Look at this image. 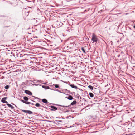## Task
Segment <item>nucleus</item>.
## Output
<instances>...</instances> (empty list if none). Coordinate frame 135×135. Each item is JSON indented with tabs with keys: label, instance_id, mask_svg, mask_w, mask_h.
Masks as SVG:
<instances>
[{
	"label": "nucleus",
	"instance_id": "79ce46f5",
	"mask_svg": "<svg viewBox=\"0 0 135 135\" xmlns=\"http://www.w3.org/2000/svg\"><path fill=\"white\" fill-rule=\"evenodd\" d=\"M12 104H13V105H14V104H13L12 103Z\"/></svg>",
	"mask_w": 135,
	"mask_h": 135
},
{
	"label": "nucleus",
	"instance_id": "b1692460",
	"mask_svg": "<svg viewBox=\"0 0 135 135\" xmlns=\"http://www.w3.org/2000/svg\"><path fill=\"white\" fill-rule=\"evenodd\" d=\"M70 93L72 94V95H73L74 94H75V92H70V93Z\"/></svg>",
	"mask_w": 135,
	"mask_h": 135
},
{
	"label": "nucleus",
	"instance_id": "c85d7f7f",
	"mask_svg": "<svg viewBox=\"0 0 135 135\" xmlns=\"http://www.w3.org/2000/svg\"><path fill=\"white\" fill-rule=\"evenodd\" d=\"M54 106H49V107H50L51 108H52H52H53V107H54Z\"/></svg>",
	"mask_w": 135,
	"mask_h": 135
},
{
	"label": "nucleus",
	"instance_id": "c756f323",
	"mask_svg": "<svg viewBox=\"0 0 135 135\" xmlns=\"http://www.w3.org/2000/svg\"><path fill=\"white\" fill-rule=\"evenodd\" d=\"M78 89L79 90H80L81 91H83V90L81 89H80V88H78Z\"/></svg>",
	"mask_w": 135,
	"mask_h": 135
},
{
	"label": "nucleus",
	"instance_id": "5701e85b",
	"mask_svg": "<svg viewBox=\"0 0 135 135\" xmlns=\"http://www.w3.org/2000/svg\"><path fill=\"white\" fill-rule=\"evenodd\" d=\"M11 54L12 55L14 56V57H15V53H14L12 52H11Z\"/></svg>",
	"mask_w": 135,
	"mask_h": 135
},
{
	"label": "nucleus",
	"instance_id": "f704fd0d",
	"mask_svg": "<svg viewBox=\"0 0 135 135\" xmlns=\"http://www.w3.org/2000/svg\"><path fill=\"white\" fill-rule=\"evenodd\" d=\"M133 27L135 28V25L133 26Z\"/></svg>",
	"mask_w": 135,
	"mask_h": 135
},
{
	"label": "nucleus",
	"instance_id": "9b49d317",
	"mask_svg": "<svg viewBox=\"0 0 135 135\" xmlns=\"http://www.w3.org/2000/svg\"><path fill=\"white\" fill-rule=\"evenodd\" d=\"M42 102L44 103H47V100L45 99H44L42 100Z\"/></svg>",
	"mask_w": 135,
	"mask_h": 135
},
{
	"label": "nucleus",
	"instance_id": "e433bc0d",
	"mask_svg": "<svg viewBox=\"0 0 135 135\" xmlns=\"http://www.w3.org/2000/svg\"><path fill=\"white\" fill-rule=\"evenodd\" d=\"M49 122H51L52 121H49Z\"/></svg>",
	"mask_w": 135,
	"mask_h": 135
},
{
	"label": "nucleus",
	"instance_id": "a19ab883",
	"mask_svg": "<svg viewBox=\"0 0 135 135\" xmlns=\"http://www.w3.org/2000/svg\"><path fill=\"white\" fill-rule=\"evenodd\" d=\"M32 101H33V102H34L33 100H32Z\"/></svg>",
	"mask_w": 135,
	"mask_h": 135
},
{
	"label": "nucleus",
	"instance_id": "4468645a",
	"mask_svg": "<svg viewBox=\"0 0 135 135\" xmlns=\"http://www.w3.org/2000/svg\"><path fill=\"white\" fill-rule=\"evenodd\" d=\"M1 101L2 102L6 103V104H7L8 103V102L7 101L5 100H3V99H1Z\"/></svg>",
	"mask_w": 135,
	"mask_h": 135
},
{
	"label": "nucleus",
	"instance_id": "aec40b11",
	"mask_svg": "<svg viewBox=\"0 0 135 135\" xmlns=\"http://www.w3.org/2000/svg\"><path fill=\"white\" fill-rule=\"evenodd\" d=\"M68 91V93L70 92V91L68 90L67 89H64V90H63V91Z\"/></svg>",
	"mask_w": 135,
	"mask_h": 135
},
{
	"label": "nucleus",
	"instance_id": "bb28decb",
	"mask_svg": "<svg viewBox=\"0 0 135 135\" xmlns=\"http://www.w3.org/2000/svg\"><path fill=\"white\" fill-rule=\"evenodd\" d=\"M46 88L47 89H49V86H46Z\"/></svg>",
	"mask_w": 135,
	"mask_h": 135
},
{
	"label": "nucleus",
	"instance_id": "4be33fe9",
	"mask_svg": "<svg viewBox=\"0 0 135 135\" xmlns=\"http://www.w3.org/2000/svg\"><path fill=\"white\" fill-rule=\"evenodd\" d=\"M7 97H5L3 98L2 99H3V100H6L7 99Z\"/></svg>",
	"mask_w": 135,
	"mask_h": 135
},
{
	"label": "nucleus",
	"instance_id": "f03ea898",
	"mask_svg": "<svg viewBox=\"0 0 135 135\" xmlns=\"http://www.w3.org/2000/svg\"><path fill=\"white\" fill-rule=\"evenodd\" d=\"M21 111L25 113H27L29 114H33V112L30 110H24L21 109Z\"/></svg>",
	"mask_w": 135,
	"mask_h": 135
},
{
	"label": "nucleus",
	"instance_id": "7c9ffc66",
	"mask_svg": "<svg viewBox=\"0 0 135 135\" xmlns=\"http://www.w3.org/2000/svg\"><path fill=\"white\" fill-rule=\"evenodd\" d=\"M21 54H18L17 55V56L18 57L19 56V55H20Z\"/></svg>",
	"mask_w": 135,
	"mask_h": 135
},
{
	"label": "nucleus",
	"instance_id": "2f4dec72",
	"mask_svg": "<svg viewBox=\"0 0 135 135\" xmlns=\"http://www.w3.org/2000/svg\"><path fill=\"white\" fill-rule=\"evenodd\" d=\"M42 87L43 88H45V87H46V86H42Z\"/></svg>",
	"mask_w": 135,
	"mask_h": 135
},
{
	"label": "nucleus",
	"instance_id": "1a4fd4ad",
	"mask_svg": "<svg viewBox=\"0 0 135 135\" xmlns=\"http://www.w3.org/2000/svg\"><path fill=\"white\" fill-rule=\"evenodd\" d=\"M77 103L75 101H73L70 104V105H74L75 104Z\"/></svg>",
	"mask_w": 135,
	"mask_h": 135
},
{
	"label": "nucleus",
	"instance_id": "20e7f679",
	"mask_svg": "<svg viewBox=\"0 0 135 135\" xmlns=\"http://www.w3.org/2000/svg\"><path fill=\"white\" fill-rule=\"evenodd\" d=\"M19 100L21 101L23 103H25L27 104H31V103L30 102H26L25 101L22 99H19Z\"/></svg>",
	"mask_w": 135,
	"mask_h": 135
},
{
	"label": "nucleus",
	"instance_id": "f3484780",
	"mask_svg": "<svg viewBox=\"0 0 135 135\" xmlns=\"http://www.w3.org/2000/svg\"><path fill=\"white\" fill-rule=\"evenodd\" d=\"M9 87V85H6L5 86V88L6 89H8Z\"/></svg>",
	"mask_w": 135,
	"mask_h": 135
},
{
	"label": "nucleus",
	"instance_id": "473e14b6",
	"mask_svg": "<svg viewBox=\"0 0 135 135\" xmlns=\"http://www.w3.org/2000/svg\"><path fill=\"white\" fill-rule=\"evenodd\" d=\"M33 62V61L32 62L31 61H30V63H31V62L32 63Z\"/></svg>",
	"mask_w": 135,
	"mask_h": 135
},
{
	"label": "nucleus",
	"instance_id": "412c9836",
	"mask_svg": "<svg viewBox=\"0 0 135 135\" xmlns=\"http://www.w3.org/2000/svg\"><path fill=\"white\" fill-rule=\"evenodd\" d=\"M55 87L56 88L59 87V85L57 84L55 85Z\"/></svg>",
	"mask_w": 135,
	"mask_h": 135
},
{
	"label": "nucleus",
	"instance_id": "f257e3e1",
	"mask_svg": "<svg viewBox=\"0 0 135 135\" xmlns=\"http://www.w3.org/2000/svg\"><path fill=\"white\" fill-rule=\"evenodd\" d=\"M91 40L94 42H97L98 40V39L96 36L95 35L94 33H93L92 35V37Z\"/></svg>",
	"mask_w": 135,
	"mask_h": 135
},
{
	"label": "nucleus",
	"instance_id": "a878e982",
	"mask_svg": "<svg viewBox=\"0 0 135 135\" xmlns=\"http://www.w3.org/2000/svg\"><path fill=\"white\" fill-rule=\"evenodd\" d=\"M64 82L65 83H67V84H69L68 83V82H64Z\"/></svg>",
	"mask_w": 135,
	"mask_h": 135
},
{
	"label": "nucleus",
	"instance_id": "a211bd4d",
	"mask_svg": "<svg viewBox=\"0 0 135 135\" xmlns=\"http://www.w3.org/2000/svg\"><path fill=\"white\" fill-rule=\"evenodd\" d=\"M81 50H82V51H83V52L84 53H85L86 52H85V49H84V48L83 47H82L81 48Z\"/></svg>",
	"mask_w": 135,
	"mask_h": 135
},
{
	"label": "nucleus",
	"instance_id": "39448f33",
	"mask_svg": "<svg viewBox=\"0 0 135 135\" xmlns=\"http://www.w3.org/2000/svg\"><path fill=\"white\" fill-rule=\"evenodd\" d=\"M25 93L29 95H31L32 94V93L29 90H25Z\"/></svg>",
	"mask_w": 135,
	"mask_h": 135
},
{
	"label": "nucleus",
	"instance_id": "6ab92c4d",
	"mask_svg": "<svg viewBox=\"0 0 135 135\" xmlns=\"http://www.w3.org/2000/svg\"><path fill=\"white\" fill-rule=\"evenodd\" d=\"M57 120H55V121H54L53 123L59 125V123L58 122H56Z\"/></svg>",
	"mask_w": 135,
	"mask_h": 135
},
{
	"label": "nucleus",
	"instance_id": "423d86ee",
	"mask_svg": "<svg viewBox=\"0 0 135 135\" xmlns=\"http://www.w3.org/2000/svg\"><path fill=\"white\" fill-rule=\"evenodd\" d=\"M66 98L69 100H71L73 99V97L71 95H69L68 97H67Z\"/></svg>",
	"mask_w": 135,
	"mask_h": 135
},
{
	"label": "nucleus",
	"instance_id": "0eeeda50",
	"mask_svg": "<svg viewBox=\"0 0 135 135\" xmlns=\"http://www.w3.org/2000/svg\"><path fill=\"white\" fill-rule=\"evenodd\" d=\"M51 111H54L55 110H56L57 109V107L55 106H54L53 108L52 109H50Z\"/></svg>",
	"mask_w": 135,
	"mask_h": 135
},
{
	"label": "nucleus",
	"instance_id": "4c0bfd02",
	"mask_svg": "<svg viewBox=\"0 0 135 135\" xmlns=\"http://www.w3.org/2000/svg\"><path fill=\"white\" fill-rule=\"evenodd\" d=\"M59 109H61V108H59Z\"/></svg>",
	"mask_w": 135,
	"mask_h": 135
},
{
	"label": "nucleus",
	"instance_id": "2eb2a0df",
	"mask_svg": "<svg viewBox=\"0 0 135 135\" xmlns=\"http://www.w3.org/2000/svg\"><path fill=\"white\" fill-rule=\"evenodd\" d=\"M89 95L91 97H93L94 96V94L91 93H89Z\"/></svg>",
	"mask_w": 135,
	"mask_h": 135
},
{
	"label": "nucleus",
	"instance_id": "ea45409f",
	"mask_svg": "<svg viewBox=\"0 0 135 135\" xmlns=\"http://www.w3.org/2000/svg\"><path fill=\"white\" fill-rule=\"evenodd\" d=\"M33 97H35V98H36V97H34V96H33Z\"/></svg>",
	"mask_w": 135,
	"mask_h": 135
},
{
	"label": "nucleus",
	"instance_id": "c9c22d12",
	"mask_svg": "<svg viewBox=\"0 0 135 135\" xmlns=\"http://www.w3.org/2000/svg\"><path fill=\"white\" fill-rule=\"evenodd\" d=\"M40 109H41L42 110H43V109L42 108H40Z\"/></svg>",
	"mask_w": 135,
	"mask_h": 135
},
{
	"label": "nucleus",
	"instance_id": "58836bf2",
	"mask_svg": "<svg viewBox=\"0 0 135 135\" xmlns=\"http://www.w3.org/2000/svg\"><path fill=\"white\" fill-rule=\"evenodd\" d=\"M3 105V106H5V105Z\"/></svg>",
	"mask_w": 135,
	"mask_h": 135
},
{
	"label": "nucleus",
	"instance_id": "cd10ccee",
	"mask_svg": "<svg viewBox=\"0 0 135 135\" xmlns=\"http://www.w3.org/2000/svg\"><path fill=\"white\" fill-rule=\"evenodd\" d=\"M55 90V91H58V92H60L59 91V90H58V89H56V90Z\"/></svg>",
	"mask_w": 135,
	"mask_h": 135
},
{
	"label": "nucleus",
	"instance_id": "dca6fc26",
	"mask_svg": "<svg viewBox=\"0 0 135 135\" xmlns=\"http://www.w3.org/2000/svg\"><path fill=\"white\" fill-rule=\"evenodd\" d=\"M88 88L91 90H93V87L91 85H89L88 86Z\"/></svg>",
	"mask_w": 135,
	"mask_h": 135
},
{
	"label": "nucleus",
	"instance_id": "72a5a7b5",
	"mask_svg": "<svg viewBox=\"0 0 135 135\" xmlns=\"http://www.w3.org/2000/svg\"><path fill=\"white\" fill-rule=\"evenodd\" d=\"M31 104H32V105H34V103H31Z\"/></svg>",
	"mask_w": 135,
	"mask_h": 135
},
{
	"label": "nucleus",
	"instance_id": "f8f14e48",
	"mask_svg": "<svg viewBox=\"0 0 135 135\" xmlns=\"http://www.w3.org/2000/svg\"><path fill=\"white\" fill-rule=\"evenodd\" d=\"M54 104L56 105L57 106H61L62 107H69V106H70H70H69V105H68V106H62L60 105H58V104Z\"/></svg>",
	"mask_w": 135,
	"mask_h": 135
},
{
	"label": "nucleus",
	"instance_id": "9d476101",
	"mask_svg": "<svg viewBox=\"0 0 135 135\" xmlns=\"http://www.w3.org/2000/svg\"><path fill=\"white\" fill-rule=\"evenodd\" d=\"M7 105L9 107L11 108L12 109H13L14 108V107L13 106L8 103L7 104Z\"/></svg>",
	"mask_w": 135,
	"mask_h": 135
},
{
	"label": "nucleus",
	"instance_id": "7ed1b4c3",
	"mask_svg": "<svg viewBox=\"0 0 135 135\" xmlns=\"http://www.w3.org/2000/svg\"><path fill=\"white\" fill-rule=\"evenodd\" d=\"M68 84L70 85L72 88H74L75 89H78L77 87L74 85L73 84H71L70 83V82H68Z\"/></svg>",
	"mask_w": 135,
	"mask_h": 135
},
{
	"label": "nucleus",
	"instance_id": "6e6552de",
	"mask_svg": "<svg viewBox=\"0 0 135 135\" xmlns=\"http://www.w3.org/2000/svg\"><path fill=\"white\" fill-rule=\"evenodd\" d=\"M35 105L37 107H44L42 106H41L38 103H36Z\"/></svg>",
	"mask_w": 135,
	"mask_h": 135
},
{
	"label": "nucleus",
	"instance_id": "393cba45",
	"mask_svg": "<svg viewBox=\"0 0 135 135\" xmlns=\"http://www.w3.org/2000/svg\"><path fill=\"white\" fill-rule=\"evenodd\" d=\"M62 122V121L61 120H58L57 121H56V122Z\"/></svg>",
	"mask_w": 135,
	"mask_h": 135
},
{
	"label": "nucleus",
	"instance_id": "ddd939ff",
	"mask_svg": "<svg viewBox=\"0 0 135 135\" xmlns=\"http://www.w3.org/2000/svg\"><path fill=\"white\" fill-rule=\"evenodd\" d=\"M23 99L26 101H27L28 100V98L27 97L25 96L23 97Z\"/></svg>",
	"mask_w": 135,
	"mask_h": 135
}]
</instances>
